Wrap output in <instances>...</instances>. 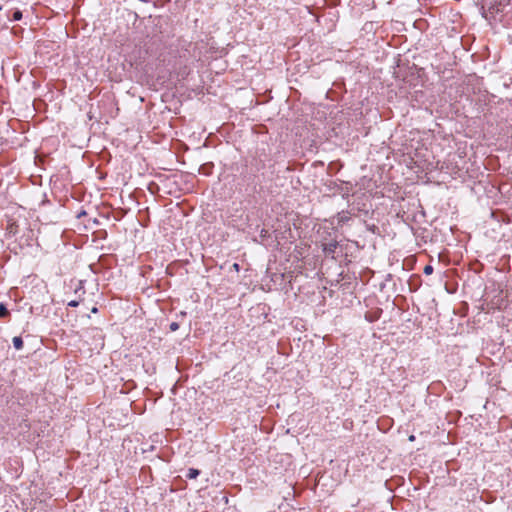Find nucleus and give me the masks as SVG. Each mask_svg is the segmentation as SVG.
Masks as SVG:
<instances>
[{
  "label": "nucleus",
  "mask_w": 512,
  "mask_h": 512,
  "mask_svg": "<svg viewBox=\"0 0 512 512\" xmlns=\"http://www.w3.org/2000/svg\"><path fill=\"white\" fill-rule=\"evenodd\" d=\"M415 440V436L414 435H410L409 436V441L413 442Z\"/></svg>",
  "instance_id": "10"
},
{
  "label": "nucleus",
  "mask_w": 512,
  "mask_h": 512,
  "mask_svg": "<svg viewBox=\"0 0 512 512\" xmlns=\"http://www.w3.org/2000/svg\"><path fill=\"white\" fill-rule=\"evenodd\" d=\"M424 274L430 275L433 273V267L431 265H426L423 270Z\"/></svg>",
  "instance_id": "7"
},
{
  "label": "nucleus",
  "mask_w": 512,
  "mask_h": 512,
  "mask_svg": "<svg viewBox=\"0 0 512 512\" xmlns=\"http://www.w3.org/2000/svg\"><path fill=\"white\" fill-rule=\"evenodd\" d=\"M178 328H179V324H178L177 322H172V323H170V325H169V329H170V331H172V332H174V331L178 330Z\"/></svg>",
  "instance_id": "8"
},
{
  "label": "nucleus",
  "mask_w": 512,
  "mask_h": 512,
  "mask_svg": "<svg viewBox=\"0 0 512 512\" xmlns=\"http://www.w3.org/2000/svg\"><path fill=\"white\" fill-rule=\"evenodd\" d=\"M200 474V471L194 468H190L186 474V477L189 479H195Z\"/></svg>",
  "instance_id": "4"
},
{
  "label": "nucleus",
  "mask_w": 512,
  "mask_h": 512,
  "mask_svg": "<svg viewBox=\"0 0 512 512\" xmlns=\"http://www.w3.org/2000/svg\"><path fill=\"white\" fill-rule=\"evenodd\" d=\"M2 10V6L0 5V11Z\"/></svg>",
  "instance_id": "12"
},
{
  "label": "nucleus",
  "mask_w": 512,
  "mask_h": 512,
  "mask_svg": "<svg viewBox=\"0 0 512 512\" xmlns=\"http://www.w3.org/2000/svg\"><path fill=\"white\" fill-rule=\"evenodd\" d=\"M9 314L8 309L5 305L0 304V318L6 317Z\"/></svg>",
  "instance_id": "6"
},
{
  "label": "nucleus",
  "mask_w": 512,
  "mask_h": 512,
  "mask_svg": "<svg viewBox=\"0 0 512 512\" xmlns=\"http://www.w3.org/2000/svg\"><path fill=\"white\" fill-rule=\"evenodd\" d=\"M9 21H18L22 19V12L20 10H15L12 14V17L7 15Z\"/></svg>",
  "instance_id": "3"
},
{
  "label": "nucleus",
  "mask_w": 512,
  "mask_h": 512,
  "mask_svg": "<svg viewBox=\"0 0 512 512\" xmlns=\"http://www.w3.org/2000/svg\"><path fill=\"white\" fill-rule=\"evenodd\" d=\"M78 304H79V303H78V301H76V300H72V301H70V302L68 303V306H70V307H77V306H78Z\"/></svg>",
  "instance_id": "9"
},
{
  "label": "nucleus",
  "mask_w": 512,
  "mask_h": 512,
  "mask_svg": "<svg viewBox=\"0 0 512 512\" xmlns=\"http://www.w3.org/2000/svg\"><path fill=\"white\" fill-rule=\"evenodd\" d=\"M15 349L20 350L23 347V340L19 336H15L12 340Z\"/></svg>",
  "instance_id": "2"
},
{
  "label": "nucleus",
  "mask_w": 512,
  "mask_h": 512,
  "mask_svg": "<svg viewBox=\"0 0 512 512\" xmlns=\"http://www.w3.org/2000/svg\"><path fill=\"white\" fill-rule=\"evenodd\" d=\"M336 247H337V244L336 243H328L324 246V251L326 253H329V254H332L335 252L336 250Z\"/></svg>",
  "instance_id": "5"
},
{
  "label": "nucleus",
  "mask_w": 512,
  "mask_h": 512,
  "mask_svg": "<svg viewBox=\"0 0 512 512\" xmlns=\"http://www.w3.org/2000/svg\"><path fill=\"white\" fill-rule=\"evenodd\" d=\"M414 26L416 29L421 30V31L427 29V27H428L427 21L422 18L415 20Z\"/></svg>",
  "instance_id": "1"
},
{
  "label": "nucleus",
  "mask_w": 512,
  "mask_h": 512,
  "mask_svg": "<svg viewBox=\"0 0 512 512\" xmlns=\"http://www.w3.org/2000/svg\"><path fill=\"white\" fill-rule=\"evenodd\" d=\"M233 267L235 268V270H237V271L239 270V264L235 263V264L233 265Z\"/></svg>",
  "instance_id": "11"
}]
</instances>
